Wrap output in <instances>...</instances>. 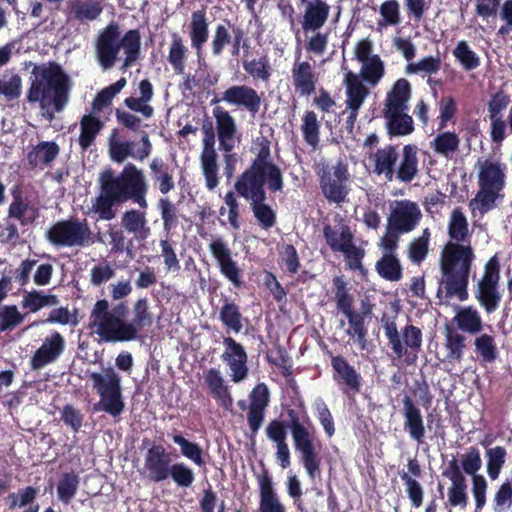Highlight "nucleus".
<instances>
[{
	"label": "nucleus",
	"mask_w": 512,
	"mask_h": 512,
	"mask_svg": "<svg viewBox=\"0 0 512 512\" xmlns=\"http://www.w3.org/2000/svg\"><path fill=\"white\" fill-rule=\"evenodd\" d=\"M100 193L92 204V210L100 220L110 221L116 217L114 206L128 201L140 209L148 208L149 186L144 172L133 163H127L118 174L111 168L99 176Z\"/></svg>",
	"instance_id": "obj_1"
},
{
	"label": "nucleus",
	"mask_w": 512,
	"mask_h": 512,
	"mask_svg": "<svg viewBox=\"0 0 512 512\" xmlns=\"http://www.w3.org/2000/svg\"><path fill=\"white\" fill-rule=\"evenodd\" d=\"M250 152L253 157L249 166L238 176L234 189L241 197L262 195L267 189L276 193L284 188L281 168L274 162L271 153V141L266 136L256 137L252 141Z\"/></svg>",
	"instance_id": "obj_2"
},
{
	"label": "nucleus",
	"mask_w": 512,
	"mask_h": 512,
	"mask_svg": "<svg viewBox=\"0 0 512 512\" xmlns=\"http://www.w3.org/2000/svg\"><path fill=\"white\" fill-rule=\"evenodd\" d=\"M71 86L69 75L59 64L35 65L26 99L31 104L38 103L43 116L52 121L55 113L62 112L67 106Z\"/></svg>",
	"instance_id": "obj_3"
},
{
	"label": "nucleus",
	"mask_w": 512,
	"mask_h": 512,
	"mask_svg": "<svg viewBox=\"0 0 512 512\" xmlns=\"http://www.w3.org/2000/svg\"><path fill=\"white\" fill-rule=\"evenodd\" d=\"M474 257L470 244L448 241L444 245L440 254V287H443L447 300L457 297L460 301H465L468 298V279ZM441 292L442 288H439L438 297Z\"/></svg>",
	"instance_id": "obj_4"
},
{
	"label": "nucleus",
	"mask_w": 512,
	"mask_h": 512,
	"mask_svg": "<svg viewBox=\"0 0 512 512\" xmlns=\"http://www.w3.org/2000/svg\"><path fill=\"white\" fill-rule=\"evenodd\" d=\"M121 49L125 53L121 70L126 71L140 56L141 34L138 29H130L122 36L119 25L110 22L95 39V54L100 67L104 70L113 68Z\"/></svg>",
	"instance_id": "obj_5"
},
{
	"label": "nucleus",
	"mask_w": 512,
	"mask_h": 512,
	"mask_svg": "<svg viewBox=\"0 0 512 512\" xmlns=\"http://www.w3.org/2000/svg\"><path fill=\"white\" fill-rule=\"evenodd\" d=\"M128 311L126 302L111 305L107 299H99L90 311L88 328L104 343L131 342L126 320Z\"/></svg>",
	"instance_id": "obj_6"
},
{
	"label": "nucleus",
	"mask_w": 512,
	"mask_h": 512,
	"mask_svg": "<svg viewBox=\"0 0 512 512\" xmlns=\"http://www.w3.org/2000/svg\"><path fill=\"white\" fill-rule=\"evenodd\" d=\"M373 164L374 173L384 175L387 181L410 183L419 172L418 147L404 145L400 154L398 145L388 144L374 153Z\"/></svg>",
	"instance_id": "obj_7"
},
{
	"label": "nucleus",
	"mask_w": 512,
	"mask_h": 512,
	"mask_svg": "<svg viewBox=\"0 0 512 512\" xmlns=\"http://www.w3.org/2000/svg\"><path fill=\"white\" fill-rule=\"evenodd\" d=\"M381 325L394 357L401 359L406 356V362L413 364L422 345L421 329L412 324H407L400 334L395 319L386 314L381 318Z\"/></svg>",
	"instance_id": "obj_8"
},
{
	"label": "nucleus",
	"mask_w": 512,
	"mask_h": 512,
	"mask_svg": "<svg viewBox=\"0 0 512 512\" xmlns=\"http://www.w3.org/2000/svg\"><path fill=\"white\" fill-rule=\"evenodd\" d=\"M45 237L55 247H85L95 243L87 219L76 217L55 222L46 231Z\"/></svg>",
	"instance_id": "obj_9"
},
{
	"label": "nucleus",
	"mask_w": 512,
	"mask_h": 512,
	"mask_svg": "<svg viewBox=\"0 0 512 512\" xmlns=\"http://www.w3.org/2000/svg\"><path fill=\"white\" fill-rule=\"evenodd\" d=\"M89 380L100 397L102 410L114 417L120 415L125 407L120 375L112 367H108L103 373H91Z\"/></svg>",
	"instance_id": "obj_10"
},
{
	"label": "nucleus",
	"mask_w": 512,
	"mask_h": 512,
	"mask_svg": "<svg viewBox=\"0 0 512 512\" xmlns=\"http://www.w3.org/2000/svg\"><path fill=\"white\" fill-rule=\"evenodd\" d=\"M318 176L321 192L329 202L341 204L346 201L350 173L343 160L339 159L334 164L323 163Z\"/></svg>",
	"instance_id": "obj_11"
},
{
	"label": "nucleus",
	"mask_w": 512,
	"mask_h": 512,
	"mask_svg": "<svg viewBox=\"0 0 512 512\" xmlns=\"http://www.w3.org/2000/svg\"><path fill=\"white\" fill-rule=\"evenodd\" d=\"M505 165L499 162H482V214L494 209L504 198Z\"/></svg>",
	"instance_id": "obj_12"
},
{
	"label": "nucleus",
	"mask_w": 512,
	"mask_h": 512,
	"mask_svg": "<svg viewBox=\"0 0 512 512\" xmlns=\"http://www.w3.org/2000/svg\"><path fill=\"white\" fill-rule=\"evenodd\" d=\"M116 130L113 131L109 139V153L110 157L116 163L124 162L128 157L137 161H144L152 153V143L149 134L142 131L138 143L134 141H119L114 139Z\"/></svg>",
	"instance_id": "obj_13"
},
{
	"label": "nucleus",
	"mask_w": 512,
	"mask_h": 512,
	"mask_svg": "<svg viewBox=\"0 0 512 512\" xmlns=\"http://www.w3.org/2000/svg\"><path fill=\"white\" fill-rule=\"evenodd\" d=\"M209 251L215 259L220 273L235 287L244 285L243 271L232 257L227 243L218 237L209 243Z\"/></svg>",
	"instance_id": "obj_14"
},
{
	"label": "nucleus",
	"mask_w": 512,
	"mask_h": 512,
	"mask_svg": "<svg viewBox=\"0 0 512 512\" xmlns=\"http://www.w3.org/2000/svg\"><path fill=\"white\" fill-rule=\"evenodd\" d=\"M224 101L231 106L242 108L252 116L256 115L262 105V97L253 87L248 85H232L224 90L220 97L215 96L211 105Z\"/></svg>",
	"instance_id": "obj_15"
},
{
	"label": "nucleus",
	"mask_w": 512,
	"mask_h": 512,
	"mask_svg": "<svg viewBox=\"0 0 512 512\" xmlns=\"http://www.w3.org/2000/svg\"><path fill=\"white\" fill-rule=\"evenodd\" d=\"M331 361V367L334 371L333 379L341 386L345 395H356L360 393L362 387V376L342 355H333L328 351Z\"/></svg>",
	"instance_id": "obj_16"
},
{
	"label": "nucleus",
	"mask_w": 512,
	"mask_h": 512,
	"mask_svg": "<svg viewBox=\"0 0 512 512\" xmlns=\"http://www.w3.org/2000/svg\"><path fill=\"white\" fill-rule=\"evenodd\" d=\"M422 218L421 210L415 202L396 201L388 217V228L399 233H408L416 228Z\"/></svg>",
	"instance_id": "obj_17"
},
{
	"label": "nucleus",
	"mask_w": 512,
	"mask_h": 512,
	"mask_svg": "<svg viewBox=\"0 0 512 512\" xmlns=\"http://www.w3.org/2000/svg\"><path fill=\"white\" fill-rule=\"evenodd\" d=\"M223 345L225 350L221 358L231 370L232 381L235 383L243 381L249 372L248 355L244 346L230 336L223 338Z\"/></svg>",
	"instance_id": "obj_18"
},
{
	"label": "nucleus",
	"mask_w": 512,
	"mask_h": 512,
	"mask_svg": "<svg viewBox=\"0 0 512 512\" xmlns=\"http://www.w3.org/2000/svg\"><path fill=\"white\" fill-rule=\"evenodd\" d=\"M287 416L294 447L315 448L318 445V435L310 418L306 416L301 419L295 409H288Z\"/></svg>",
	"instance_id": "obj_19"
},
{
	"label": "nucleus",
	"mask_w": 512,
	"mask_h": 512,
	"mask_svg": "<svg viewBox=\"0 0 512 512\" xmlns=\"http://www.w3.org/2000/svg\"><path fill=\"white\" fill-rule=\"evenodd\" d=\"M66 341L63 335L58 331H52L47 336L42 345L34 352L30 359L31 369L38 371L43 367L54 363L64 353Z\"/></svg>",
	"instance_id": "obj_20"
},
{
	"label": "nucleus",
	"mask_w": 512,
	"mask_h": 512,
	"mask_svg": "<svg viewBox=\"0 0 512 512\" xmlns=\"http://www.w3.org/2000/svg\"><path fill=\"white\" fill-rule=\"evenodd\" d=\"M256 479L259 488V512H287L274 488L272 477L264 466L256 474Z\"/></svg>",
	"instance_id": "obj_21"
},
{
	"label": "nucleus",
	"mask_w": 512,
	"mask_h": 512,
	"mask_svg": "<svg viewBox=\"0 0 512 512\" xmlns=\"http://www.w3.org/2000/svg\"><path fill=\"white\" fill-rule=\"evenodd\" d=\"M172 463V455L166 450H147L142 475L151 482H163L168 479Z\"/></svg>",
	"instance_id": "obj_22"
},
{
	"label": "nucleus",
	"mask_w": 512,
	"mask_h": 512,
	"mask_svg": "<svg viewBox=\"0 0 512 512\" xmlns=\"http://www.w3.org/2000/svg\"><path fill=\"white\" fill-rule=\"evenodd\" d=\"M216 122V132L220 149L224 152H232L235 147L237 125L229 111L221 106H215L212 110Z\"/></svg>",
	"instance_id": "obj_23"
},
{
	"label": "nucleus",
	"mask_w": 512,
	"mask_h": 512,
	"mask_svg": "<svg viewBox=\"0 0 512 512\" xmlns=\"http://www.w3.org/2000/svg\"><path fill=\"white\" fill-rule=\"evenodd\" d=\"M304 6L302 29L304 32L318 31L327 22L330 15V5L326 0H307L300 2Z\"/></svg>",
	"instance_id": "obj_24"
},
{
	"label": "nucleus",
	"mask_w": 512,
	"mask_h": 512,
	"mask_svg": "<svg viewBox=\"0 0 512 512\" xmlns=\"http://www.w3.org/2000/svg\"><path fill=\"white\" fill-rule=\"evenodd\" d=\"M133 318L127 321L131 341L139 340L143 336L141 332L150 328L154 323V316L150 310L149 301L146 297L139 298L132 308Z\"/></svg>",
	"instance_id": "obj_25"
},
{
	"label": "nucleus",
	"mask_w": 512,
	"mask_h": 512,
	"mask_svg": "<svg viewBox=\"0 0 512 512\" xmlns=\"http://www.w3.org/2000/svg\"><path fill=\"white\" fill-rule=\"evenodd\" d=\"M60 153L59 145L54 141H41L31 147L26 154L27 163L30 169L51 167Z\"/></svg>",
	"instance_id": "obj_26"
},
{
	"label": "nucleus",
	"mask_w": 512,
	"mask_h": 512,
	"mask_svg": "<svg viewBox=\"0 0 512 512\" xmlns=\"http://www.w3.org/2000/svg\"><path fill=\"white\" fill-rule=\"evenodd\" d=\"M291 72L296 93L309 96L315 92L318 78L314 67L308 61L295 62Z\"/></svg>",
	"instance_id": "obj_27"
},
{
	"label": "nucleus",
	"mask_w": 512,
	"mask_h": 512,
	"mask_svg": "<svg viewBox=\"0 0 512 512\" xmlns=\"http://www.w3.org/2000/svg\"><path fill=\"white\" fill-rule=\"evenodd\" d=\"M188 30L191 47L196 51V54L200 56L209 38V22L205 7L191 13Z\"/></svg>",
	"instance_id": "obj_28"
},
{
	"label": "nucleus",
	"mask_w": 512,
	"mask_h": 512,
	"mask_svg": "<svg viewBox=\"0 0 512 512\" xmlns=\"http://www.w3.org/2000/svg\"><path fill=\"white\" fill-rule=\"evenodd\" d=\"M411 94L410 82L406 78L398 79L386 95L383 111H407Z\"/></svg>",
	"instance_id": "obj_29"
},
{
	"label": "nucleus",
	"mask_w": 512,
	"mask_h": 512,
	"mask_svg": "<svg viewBox=\"0 0 512 512\" xmlns=\"http://www.w3.org/2000/svg\"><path fill=\"white\" fill-rule=\"evenodd\" d=\"M139 97H127L124 99V105L131 111L140 113L145 118H151L154 114V108L149 102L154 96L153 85L149 79H143L138 85Z\"/></svg>",
	"instance_id": "obj_30"
},
{
	"label": "nucleus",
	"mask_w": 512,
	"mask_h": 512,
	"mask_svg": "<svg viewBox=\"0 0 512 512\" xmlns=\"http://www.w3.org/2000/svg\"><path fill=\"white\" fill-rule=\"evenodd\" d=\"M403 416L404 428L409 432V435L421 441L425 435V428L420 409L416 406L412 398L405 395L403 400Z\"/></svg>",
	"instance_id": "obj_31"
},
{
	"label": "nucleus",
	"mask_w": 512,
	"mask_h": 512,
	"mask_svg": "<svg viewBox=\"0 0 512 512\" xmlns=\"http://www.w3.org/2000/svg\"><path fill=\"white\" fill-rule=\"evenodd\" d=\"M452 482L448 491V503L452 507L465 508L467 506L466 480L460 468L453 463L448 471L444 473Z\"/></svg>",
	"instance_id": "obj_32"
},
{
	"label": "nucleus",
	"mask_w": 512,
	"mask_h": 512,
	"mask_svg": "<svg viewBox=\"0 0 512 512\" xmlns=\"http://www.w3.org/2000/svg\"><path fill=\"white\" fill-rule=\"evenodd\" d=\"M149 169L153 184L162 195H167L175 188L172 171L162 158H153L149 163Z\"/></svg>",
	"instance_id": "obj_33"
},
{
	"label": "nucleus",
	"mask_w": 512,
	"mask_h": 512,
	"mask_svg": "<svg viewBox=\"0 0 512 512\" xmlns=\"http://www.w3.org/2000/svg\"><path fill=\"white\" fill-rule=\"evenodd\" d=\"M204 381L209 389L211 395L220 403L224 408H229L233 399L231 397L228 386L221 375V372L216 368H210L204 376Z\"/></svg>",
	"instance_id": "obj_34"
},
{
	"label": "nucleus",
	"mask_w": 512,
	"mask_h": 512,
	"mask_svg": "<svg viewBox=\"0 0 512 512\" xmlns=\"http://www.w3.org/2000/svg\"><path fill=\"white\" fill-rule=\"evenodd\" d=\"M121 226L140 241L145 240L150 234L146 214L139 209L126 210L121 217Z\"/></svg>",
	"instance_id": "obj_35"
},
{
	"label": "nucleus",
	"mask_w": 512,
	"mask_h": 512,
	"mask_svg": "<svg viewBox=\"0 0 512 512\" xmlns=\"http://www.w3.org/2000/svg\"><path fill=\"white\" fill-rule=\"evenodd\" d=\"M243 198L250 201L253 215L261 228L269 230L276 224V212L265 203L267 194H263V197L262 195H248V197Z\"/></svg>",
	"instance_id": "obj_36"
},
{
	"label": "nucleus",
	"mask_w": 512,
	"mask_h": 512,
	"mask_svg": "<svg viewBox=\"0 0 512 512\" xmlns=\"http://www.w3.org/2000/svg\"><path fill=\"white\" fill-rule=\"evenodd\" d=\"M346 88V106L361 108L369 94L368 88L363 84L360 77L352 71H348L344 77Z\"/></svg>",
	"instance_id": "obj_37"
},
{
	"label": "nucleus",
	"mask_w": 512,
	"mask_h": 512,
	"mask_svg": "<svg viewBox=\"0 0 512 512\" xmlns=\"http://www.w3.org/2000/svg\"><path fill=\"white\" fill-rule=\"evenodd\" d=\"M383 116L391 137L406 136L414 131L413 119L406 111H383Z\"/></svg>",
	"instance_id": "obj_38"
},
{
	"label": "nucleus",
	"mask_w": 512,
	"mask_h": 512,
	"mask_svg": "<svg viewBox=\"0 0 512 512\" xmlns=\"http://www.w3.org/2000/svg\"><path fill=\"white\" fill-rule=\"evenodd\" d=\"M103 128L104 122L99 117L92 114L83 115L80 120V135L78 138L80 148L87 151Z\"/></svg>",
	"instance_id": "obj_39"
},
{
	"label": "nucleus",
	"mask_w": 512,
	"mask_h": 512,
	"mask_svg": "<svg viewBox=\"0 0 512 512\" xmlns=\"http://www.w3.org/2000/svg\"><path fill=\"white\" fill-rule=\"evenodd\" d=\"M323 237L333 252H341L354 240V234L346 224L341 225L338 229L330 224H325L323 226Z\"/></svg>",
	"instance_id": "obj_40"
},
{
	"label": "nucleus",
	"mask_w": 512,
	"mask_h": 512,
	"mask_svg": "<svg viewBox=\"0 0 512 512\" xmlns=\"http://www.w3.org/2000/svg\"><path fill=\"white\" fill-rule=\"evenodd\" d=\"M448 235L450 241L460 244H470L468 222L460 208L452 210L448 222Z\"/></svg>",
	"instance_id": "obj_41"
},
{
	"label": "nucleus",
	"mask_w": 512,
	"mask_h": 512,
	"mask_svg": "<svg viewBox=\"0 0 512 512\" xmlns=\"http://www.w3.org/2000/svg\"><path fill=\"white\" fill-rule=\"evenodd\" d=\"M375 270L381 278L387 281L397 282L403 277L400 260L393 253H384L376 262Z\"/></svg>",
	"instance_id": "obj_42"
},
{
	"label": "nucleus",
	"mask_w": 512,
	"mask_h": 512,
	"mask_svg": "<svg viewBox=\"0 0 512 512\" xmlns=\"http://www.w3.org/2000/svg\"><path fill=\"white\" fill-rule=\"evenodd\" d=\"M103 11V7L99 1H75L70 5V11L68 13V20L72 18L79 21H94L96 20Z\"/></svg>",
	"instance_id": "obj_43"
},
{
	"label": "nucleus",
	"mask_w": 512,
	"mask_h": 512,
	"mask_svg": "<svg viewBox=\"0 0 512 512\" xmlns=\"http://www.w3.org/2000/svg\"><path fill=\"white\" fill-rule=\"evenodd\" d=\"M219 310V319L222 324L233 331L239 333L243 329V316L240 307L232 300L225 297Z\"/></svg>",
	"instance_id": "obj_44"
},
{
	"label": "nucleus",
	"mask_w": 512,
	"mask_h": 512,
	"mask_svg": "<svg viewBox=\"0 0 512 512\" xmlns=\"http://www.w3.org/2000/svg\"><path fill=\"white\" fill-rule=\"evenodd\" d=\"M187 58L188 48L185 46L182 37L174 33L169 45L167 61L176 74L181 75L184 73Z\"/></svg>",
	"instance_id": "obj_45"
},
{
	"label": "nucleus",
	"mask_w": 512,
	"mask_h": 512,
	"mask_svg": "<svg viewBox=\"0 0 512 512\" xmlns=\"http://www.w3.org/2000/svg\"><path fill=\"white\" fill-rule=\"evenodd\" d=\"M58 297L54 294H44L41 291H25L21 300V307L27 313H36L47 306L58 304Z\"/></svg>",
	"instance_id": "obj_46"
},
{
	"label": "nucleus",
	"mask_w": 512,
	"mask_h": 512,
	"mask_svg": "<svg viewBox=\"0 0 512 512\" xmlns=\"http://www.w3.org/2000/svg\"><path fill=\"white\" fill-rule=\"evenodd\" d=\"M80 485V477L75 472H65L59 476L57 482V497L65 505L70 504Z\"/></svg>",
	"instance_id": "obj_47"
},
{
	"label": "nucleus",
	"mask_w": 512,
	"mask_h": 512,
	"mask_svg": "<svg viewBox=\"0 0 512 512\" xmlns=\"http://www.w3.org/2000/svg\"><path fill=\"white\" fill-rule=\"evenodd\" d=\"M371 313L370 306L363 308L362 312H356L354 309H350L343 314L348 319L349 329L347 334L351 337H356L357 341L361 344L366 342L367 328L365 325V316Z\"/></svg>",
	"instance_id": "obj_48"
},
{
	"label": "nucleus",
	"mask_w": 512,
	"mask_h": 512,
	"mask_svg": "<svg viewBox=\"0 0 512 512\" xmlns=\"http://www.w3.org/2000/svg\"><path fill=\"white\" fill-rule=\"evenodd\" d=\"M157 209L163 222V230L166 233L175 230L180 223V213L176 204L167 196L160 197L157 201Z\"/></svg>",
	"instance_id": "obj_49"
},
{
	"label": "nucleus",
	"mask_w": 512,
	"mask_h": 512,
	"mask_svg": "<svg viewBox=\"0 0 512 512\" xmlns=\"http://www.w3.org/2000/svg\"><path fill=\"white\" fill-rule=\"evenodd\" d=\"M217 158L216 150H202L200 155L202 172L209 190H213L219 184Z\"/></svg>",
	"instance_id": "obj_50"
},
{
	"label": "nucleus",
	"mask_w": 512,
	"mask_h": 512,
	"mask_svg": "<svg viewBox=\"0 0 512 512\" xmlns=\"http://www.w3.org/2000/svg\"><path fill=\"white\" fill-rule=\"evenodd\" d=\"M321 124L313 110H307L302 116L301 132L304 141L316 148L320 142Z\"/></svg>",
	"instance_id": "obj_51"
},
{
	"label": "nucleus",
	"mask_w": 512,
	"mask_h": 512,
	"mask_svg": "<svg viewBox=\"0 0 512 512\" xmlns=\"http://www.w3.org/2000/svg\"><path fill=\"white\" fill-rule=\"evenodd\" d=\"M11 194L13 200L8 208V217L19 220L23 225L33 222L35 220V216L31 219H27L25 217L29 209V201L23 197L20 186H14L11 190Z\"/></svg>",
	"instance_id": "obj_52"
},
{
	"label": "nucleus",
	"mask_w": 512,
	"mask_h": 512,
	"mask_svg": "<svg viewBox=\"0 0 512 512\" xmlns=\"http://www.w3.org/2000/svg\"><path fill=\"white\" fill-rule=\"evenodd\" d=\"M334 287V301L337 309L343 313L353 309L354 297L349 292L348 283L343 276H335L332 280Z\"/></svg>",
	"instance_id": "obj_53"
},
{
	"label": "nucleus",
	"mask_w": 512,
	"mask_h": 512,
	"mask_svg": "<svg viewBox=\"0 0 512 512\" xmlns=\"http://www.w3.org/2000/svg\"><path fill=\"white\" fill-rule=\"evenodd\" d=\"M126 84V78L121 77L115 83L100 90L92 102L93 111L101 112L105 107L109 106L112 103L113 98L120 93Z\"/></svg>",
	"instance_id": "obj_54"
},
{
	"label": "nucleus",
	"mask_w": 512,
	"mask_h": 512,
	"mask_svg": "<svg viewBox=\"0 0 512 512\" xmlns=\"http://www.w3.org/2000/svg\"><path fill=\"white\" fill-rule=\"evenodd\" d=\"M126 84V78L121 77L115 83L100 90L92 102L93 111L101 112L105 107L109 106L112 103L113 98L120 93Z\"/></svg>",
	"instance_id": "obj_55"
},
{
	"label": "nucleus",
	"mask_w": 512,
	"mask_h": 512,
	"mask_svg": "<svg viewBox=\"0 0 512 512\" xmlns=\"http://www.w3.org/2000/svg\"><path fill=\"white\" fill-rule=\"evenodd\" d=\"M26 313H21L14 304L0 307V333L14 330L25 320Z\"/></svg>",
	"instance_id": "obj_56"
},
{
	"label": "nucleus",
	"mask_w": 512,
	"mask_h": 512,
	"mask_svg": "<svg viewBox=\"0 0 512 512\" xmlns=\"http://www.w3.org/2000/svg\"><path fill=\"white\" fill-rule=\"evenodd\" d=\"M462 466L466 473L473 475V495L476 508H480V475L476 474L480 467L479 450H472V453L463 460Z\"/></svg>",
	"instance_id": "obj_57"
},
{
	"label": "nucleus",
	"mask_w": 512,
	"mask_h": 512,
	"mask_svg": "<svg viewBox=\"0 0 512 512\" xmlns=\"http://www.w3.org/2000/svg\"><path fill=\"white\" fill-rule=\"evenodd\" d=\"M244 70L255 80L267 82L272 74L269 58L264 55L259 59L244 61Z\"/></svg>",
	"instance_id": "obj_58"
},
{
	"label": "nucleus",
	"mask_w": 512,
	"mask_h": 512,
	"mask_svg": "<svg viewBox=\"0 0 512 512\" xmlns=\"http://www.w3.org/2000/svg\"><path fill=\"white\" fill-rule=\"evenodd\" d=\"M384 75V65L378 55H373L370 60L362 62L360 76L363 81L376 85Z\"/></svg>",
	"instance_id": "obj_59"
},
{
	"label": "nucleus",
	"mask_w": 512,
	"mask_h": 512,
	"mask_svg": "<svg viewBox=\"0 0 512 512\" xmlns=\"http://www.w3.org/2000/svg\"><path fill=\"white\" fill-rule=\"evenodd\" d=\"M345 256V263L347 269L351 271H358L361 276L367 275V269L364 267L362 261L365 256L364 249L356 246L352 241L345 249L341 251Z\"/></svg>",
	"instance_id": "obj_60"
},
{
	"label": "nucleus",
	"mask_w": 512,
	"mask_h": 512,
	"mask_svg": "<svg viewBox=\"0 0 512 512\" xmlns=\"http://www.w3.org/2000/svg\"><path fill=\"white\" fill-rule=\"evenodd\" d=\"M429 237V230L425 229L420 237L409 243L408 257L413 263L420 264L425 260L429 250Z\"/></svg>",
	"instance_id": "obj_61"
},
{
	"label": "nucleus",
	"mask_w": 512,
	"mask_h": 512,
	"mask_svg": "<svg viewBox=\"0 0 512 512\" xmlns=\"http://www.w3.org/2000/svg\"><path fill=\"white\" fill-rule=\"evenodd\" d=\"M401 480L404 482L406 487L407 496L411 502L412 507L419 508L423 504L424 490L421 484L409 473L403 471L399 473Z\"/></svg>",
	"instance_id": "obj_62"
},
{
	"label": "nucleus",
	"mask_w": 512,
	"mask_h": 512,
	"mask_svg": "<svg viewBox=\"0 0 512 512\" xmlns=\"http://www.w3.org/2000/svg\"><path fill=\"white\" fill-rule=\"evenodd\" d=\"M446 347L449 359L460 360L465 347V337L454 328L446 326Z\"/></svg>",
	"instance_id": "obj_63"
},
{
	"label": "nucleus",
	"mask_w": 512,
	"mask_h": 512,
	"mask_svg": "<svg viewBox=\"0 0 512 512\" xmlns=\"http://www.w3.org/2000/svg\"><path fill=\"white\" fill-rule=\"evenodd\" d=\"M314 413L327 437L331 438L335 434V423L330 409L323 399L318 398L314 402Z\"/></svg>",
	"instance_id": "obj_64"
}]
</instances>
